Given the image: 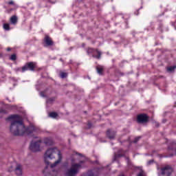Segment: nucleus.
<instances>
[{"instance_id":"2eb2a0df","label":"nucleus","mask_w":176,"mask_h":176,"mask_svg":"<svg viewBox=\"0 0 176 176\" xmlns=\"http://www.w3.org/2000/svg\"><path fill=\"white\" fill-rule=\"evenodd\" d=\"M10 60H11L12 61H16V60H17V56L16 55V54H13L12 55H11L10 57Z\"/></svg>"},{"instance_id":"dca6fc26","label":"nucleus","mask_w":176,"mask_h":176,"mask_svg":"<svg viewBox=\"0 0 176 176\" xmlns=\"http://www.w3.org/2000/svg\"><path fill=\"white\" fill-rule=\"evenodd\" d=\"M54 101H56V97L50 98L47 100V104H52V102H54Z\"/></svg>"},{"instance_id":"f03ea898","label":"nucleus","mask_w":176,"mask_h":176,"mask_svg":"<svg viewBox=\"0 0 176 176\" xmlns=\"http://www.w3.org/2000/svg\"><path fill=\"white\" fill-rule=\"evenodd\" d=\"M80 164H73L72 167L68 169L65 175V176H76L79 173V168H80Z\"/></svg>"},{"instance_id":"6e6552de","label":"nucleus","mask_w":176,"mask_h":176,"mask_svg":"<svg viewBox=\"0 0 176 176\" xmlns=\"http://www.w3.org/2000/svg\"><path fill=\"white\" fill-rule=\"evenodd\" d=\"M44 47H48V46H54V41L49 35L46 34L43 38Z\"/></svg>"},{"instance_id":"423d86ee","label":"nucleus","mask_w":176,"mask_h":176,"mask_svg":"<svg viewBox=\"0 0 176 176\" xmlns=\"http://www.w3.org/2000/svg\"><path fill=\"white\" fill-rule=\"evenodd\" d=\"M36 68V63L29 62L27 63L23 67H22L21 72H25V71H35Z\"/></svg>"},{"instance_id":"4c0bfd02","label":"nucleus","mask_w":176,"mask_h":176,"mask_svg":"<svg viewBox=\"0 0 176 176\" xmlns=\"http://www.w3.org/2000/svg\"><path fill=\"white\" fill-rule=\"evenodd\" d=\"M96 163H98V161H96Z\"/></svg>"},{"instance_id":"f3484780","label":"nucleus","mask_w":176,"mask_h":176,"mask_svg":"<svg viewBox=\"0 0 176 176\" xmlns=\"http://www.w3.org/2000/svg\"><path fill=\"white\" fill-rule=\"evenodd\" d=\"M3 28H4V30H6V31H9V30H10V26L9 23H4Z\"/></svg>"},{"instance_id":"9b49d317","label":"nucleus","mask_w":176,"mask_h":176,"mask_svg":"<svg viewBox=\"0 0 176 176\" xmlns=\"http://www.w3.org/2000/svg\"><path fill=\"white\" fill-rule=\"evenodd\" d=\"M43 144L46 145V146H52L54 144L53 140L50 138H45L43 139Z\"/></svg>"},{"instance_id":"c756f323","label":"nucleus","mask_w":176,"mask_h":176,"mask_svg":"<svg viewBox=\"0 0 176 176\" xmlns=\"http://www.w3.org/2000/svg\"><path fill=\"white\" fill-rule=\"evenodd\" d=\"M21 69H23V67L22 68L19 67L16 69V71H21Z\"/></svg>"},{"instance_id":"b1692460","label":"nucleus","mask_w":176,"mask_h":176,"mask_svg":"<svg viewBox=\"0 0 176 176\" xmlns=\"http://www.w3.org/2000/svg\"><path fill=\"white\" fill-rule=\"evenodd\" d=\"M153 162H155L153 160H151L147 162V164L151 166V164H153Z\"/></svg>"},{"instance_id":"5701e85b","label":"nucleus","mask_w":176,"mask_h":176,"mask_svg":"<svg viewBox=\"0 0 176 176\" xmlns=\"http://www.w3.org/2000/svg\"><path fill=\"white\" fill-rule=\"evenodd\" d=\"M123 156H124L123 154H117L114 156V159L116 160L117 157H123Z\"/></svg>"},{"instance_id":"4be33fe9","label":"nucleus","mask_w":176,"mask_h":176,"mask_svg":"<svg viewBox=\"0 0 176 176\" xmlns=\"http://www.w3.org/2000/svg\"><path fill=\"white\" fill-rule=\"evenodd\" d=\"M140 140H141V137L135 138V140H133L134 144H137V142H138Z\"/></svg>"},{"instance_id":"a211bd4d","label":"nucleus","mask_w":176,"mask_h":176,"mask_svg":"<svg viewBox=\"0 0 176 176\" xmlns=\"http://www.w3.org/2000/svg\"><path fill=\"white\" fill-rule=\"evenodd\" d=\"M60 78H62V79H64L65 78H67V76H68V74H67L66 72H60Z\"/></svg>"},{"instance_id":"bb28decb","label":"nucleus","mask_w":176,"mask_h":176,"mask_svg":"<svg viewBox=\"0 0 176 176\" xmlns=\"http://www.w3.org/2000/svg\"><path fill=\"white\" fill-rule=\"evenodd\" d=\"M155 127H159V126H160L159 122H155Z\"/></svg>"},{"instance_id":"39448f33","label":"nucleus","mask_w":176,"mask_h":176,"mask_svg":"<svg viewBox=\"0 0 176 176\" xmlns=\"http://www.w3.org/2000/svg\"><path fill=\"white\" fill-rule=\"evenodd\" d=\"M41 144H42L41 140L32 142L30 146V151H32V152H41Z\"/></svg>"},{"instance_id":"6ab92c4d","label":"nucleus","mask_w":176,"mask_h":176,"mask_svg":"<svg viewBox=\"0 0 176 176\" xmlns=\"http://www.w3.org/2000/svg\"><path fill=\"white\" fill-rule=\"evenodd\" d=\"M57 116H58V115L56 112H51L50 113V118H57Z\"/></svg>"},{"instance_id":"412c9836","label":"nucleus","mask_w":176,"mask_h":176,"mask_svg":"<svg viewBox=\"0 0 176 176\" xmlns=\"http://www.w3.org/2000/svg\"><path fill=\"white\" fill-rule=\"evenodd\" d=\"M158 30H160L161 32H163V23H160Z\"/></svg>"},{"instance_id":"20e7f679","label":"nucleus","mask_w":176,"mask_h":176,"mask_svg":"<svg viewBox=\"0 0 176 176\" xmlns=\"http://www.w3.org/2000/svg\"><path fill=\"white\" fill-rule=\"evenodd\" d=\"M173 173V167L170 165H166L160 168V173H158L159 176H170Z\"/></svg>"},{"instance_id":"58836bf2","label":"nucleus","mask_w":176,"mask_h":176,"mask_svg":"<svg viewBox=\"0 0 176 176\" xmlns=\"http://www.w3.org/2000/svg\"><path fill=\"white\" fill-rule=\"evenodd\" d=\"M121 75H124V74H123V73H122V74H121Z\"/></svg>"},{"instance_id":"f257e3e1","label":"nucleus","mask_w":176,"mask_h":176,"mask_svg":"<svg viewBox=\"0 0 176 176\" xmlns=\"http://www.w3.org/2000/svg\"><path fill=\"white\" fill-rule=\"evenodd\" d=\"M8 120L11 121L10 130L14 135H24V134H32L35 131V126L30 125L25 128L21 116L19 115H12L8 117Z\"/></svg>"},{"instance_id":"c85d7f7f","label":"nucleus","mask_w":176,"mask_h":176,"mask_svg":"<svg viewBox=\"0 0 176 176\" xmlns=\"http://www.w3.org/2000/svg\"><path fill=\"white\" fill-rule=\"evenodd\" d=\"M83 163H85V161H80V163L78 164H80V168L82 167V164H83Z\"/></svg>"},{"instance_id":"a878e982","label":"nucleus","mask_w":176,"mask_h":176,"mask_svg":"<svg viewBox=\"0 0 176 176\" xmlns=\"http://www.w3.org/2000/svg\"><path fill=\"white\" fill-rule=\"evenodd\" d=\"M88 128L91 129V122H88Z\"/></svg>"},{"instance_id":"4468645a","label":"nucleus","mask_w":176,"mask_h":176,"mask_svg":"<svg viewBox=\"0 0 176 176\" xmlns=\"http://www.w3.org/2000/svg\"><path fill=\"white\" fill-rule=\"evenodd\" d=\"M176 68V66H170L166 68L167 72H174L175 69Z\"/></svg>"},{"instance_id":"f704fd0d","label":"nucleus","mask_w":176,"mask_h":176,"mask_svg":"<svg viewBox=\"0 0 176 176\" xmlns=\"http://www.w3.org/2000/svg\"><path fill=\"white\" fill-rule=\"evenodd\" d=\"M126 160L129 162V157H126Z\"/></svg>"},{"instance_id":"f8f14e48","label":"nucleus","mask_w":176,"mask_h":176,"mask_svg":"<svg viewBox=\"0 0 176 176\" xmlns=\"http://www.w3.org/2000/svg\"><path fill=\"white\" fill-rule=\"evenodd\" d=\"M96 71H97L98 75H104V66L98 65L96 67Z\"/></svg>"},{"instance_id":"cd10ccee","label":"nucleus","mask_w":176,"mask_h":176,"mask_svg":"<svg viewBox=\"0 0 176 176\" xmlns=\"http://www.w3.org/2000/svg\"><path fill=\"white\" fill-rule=\"evenodd\" d=\"M50 3H56V1H52V0H47Z\"/></svg>"},{"instance_id":"7c9ffc66","label":"nucleus","mask_w":176,"mask_h":176,"mask_svg":"<svg viewBox=\"0 0 176 176\" xmlns=\"http://www.w3.org/2000/svg\"><path fill=\"white\" fill-rule=\"evenodd\" d=\"M11 49L10 47L7 48V52H10Z\"/></svg>"},{"instance_id":"0eeeda50","label":"nucleus","mask_w":176,"mask_h":176,"mask_svg":"<svg viewBox=\"0 0 176 176\" xmlns=\"http://www.w3.org/2000/svg\"><path fill=\"white\" fill-rule=\"evenodd\" d=\"M137 122L139 124H144V123H148L149 122V116L146 113H141L137 116Z\"/></svg>"},{"instance_id":"1a4fd4ad","label":"nucleus","mask_w":176,"mask_h":176,"mask_svg":"<svg viewBox=\"0 0 176 176\" xmlns=\"http://www.w3.org/2000/svg\"><path fill=\"white\" fill-rule=\"evenodd\" d=\"M106 135L109 140H115L116 137V131L112 129H108L106 132Z\"/></svg>"},{"instance_id":"473e14b6","label":"nucleus","mask_w":176,"mask_h":176,"mask_svg":"<svg viewBox=\"0 0 176 176\" xmlns=\"http://www.w3.org/2000/svg\"><path fill=\"white\" fill-rule=\"evenodd\" d=\"M1 57H3V55L0 53V58H1Z\"/></svg>"},{"instance_id":"9d476101","label":"nucleus","mask_w":176,"mask_h":176,"mask_svg":"<svg viewBox=\"0 0 176 176\" xmlns=\"http://www.w3.org/2000/svg\"><path fill=\"white\" fill-rule=\"evenodd\" d=\"M14 173L17 176L23 175V165L20 164H16V167L14 168Z\"/></svg>"},{"instance_id":"ddd939ff","label":"nucleus","mask_w":176,"mask_h":176,"mask_svg":"<svg viewBox=\"0 0 176 176\" xmlns=\"http://www.w3.org/2000/svg\"><path fill=\"white\" fill-rule=\"evenodd\" d=\"M10 23L11 24H17V16L16 15L11 16Z\"/></svg>"},{"instance_id":"c9c22d12","label":"nucleus","mask_w":176,"mask_h":176,"mask_svg":"<svg viewBox=\"0 0 176 176\" xmlns=\"http://www.w3.org/2000/svg\"><path fill=\"white\" fill-rule=\"evenodd\" d=\"M41 96H43V97H44V96H43V94L41 93Z\"/></svg>"},{"instance_id":"7ed1b4c3","label":"nucleus","mask_w":176,"mask_h":176,"mask_svg":"<svg viewBox=\"0 0 176 176\" xmlns=\"http://www.w3.org/2000/svg\"><path fill=\"white\" fill-rule=\"evenodd\" d=\"M86 52H87L88 56H90V54H92V57L94 58H96L97 60H100L101 58V56L102 54V52H101V51L98 50V49H94L92 47L87 48Z\"/></svg>"},{"instance_id":"72a5a7b5","label":"nucleus","mask_w":176,"mask_h":176,"mask_svg":"<svg viewBox=\"0 0 176 176\" xmlns=\"http://www.w3.org/2000/svg\"><path fill=\"white\" fill-rule=\"evenodd\" d=\"M60 61H61L62 63H64V60H63V58H60Z\"/></svg>"},{"instance_id":"393cba45","label":"nucleus","mask_w":176,"mask_h":176,"mask_svg":"<svg viewBox=\"0 0 176 176\" xmlns=\"http://www.w3.org/2000/svg\"><path fill=\"white\" fill-rule=\"evenodd\" d=\"M8 5H14V1H10L8 2Z\"/></svg>"},{"instance_id":"e433bc0d","label":"nucleus","mask_w":176,"mask_h":176,"mask_svg":"<svg viewBox=\"0 0 176 176\" xmlns=\"http://www.w3.org/2000/svg\"><path fill=\"white\" fill-rule=\"evenodd\" d=\"M119 176H124V175H119Z\"/></svg>"},{"instance_id":"2f4dec72","label":"nucleus","mask_w":176,"mask_h":176,"mask_svg":"<svg viewBox=\"0 0 176 176\" xmlns=\"http://www.w3.org/2000/svg\"><path fill=\"white\" fill-rule=\"evenodd\" d=\"M77 155H78V156H83V155H82V153H77Z\"/></svg>"},{"instance_id":"aec40b11","label":"nucleus","mask_w":176,"mask_h":176,"mask_svg":"<svg viewBox=\"0 0 176 176\" xmlns=\"http://www.w3.org/2000/svg\"><path fill=\"white\" fill-rule=\"evenodd\" d=\"M0 113L6 114L8 113V111L3 108H0Z\"/></svg>"}]
</instances>
